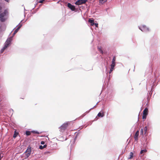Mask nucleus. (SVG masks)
<instances>
[{
    "instance_id": "f257e3e1",
    "label": "nucleus",
    "mask_w": 160,
    "mask_h": 160,
    "mask_svg": "<svg viewBox=\"0 0 160 160\" xmlns=\"http://www.w3.org/2000/svg\"><path fill=\"white\" fill-rule=\"evenodd\" d=\"M18 28L15 30L14 31V32L13 34V35L12 37H11L8 38L6 41L4 45L3 48L2 49L1 51V53H2L3 52L4 50L8 47L9 45L11 44V42L12 40V37L18 31L20 28L22 26V24L20 23H19L18 25Z\"/></svg>"
},
{
    "instance_id": "f03ea898",
    "label": "nucleus",
    "mask_w": 160,
    "mask_h": 160,
    "mask_svg": "<svg viewBox=\"0 0 160 160\" xmlns=\"http://www.w3.org/2000/svg\"><path fill=\"white\" fill-rule=\"evenodd\" d=\"M32 152V149L31 147H28L26 151L23 154V157L25 159L28 158Z\"/></svg>"
},
{
    "instance_id": "7ed1b4c3",
    "label": "nucleus",
    "mask_w": 160,
    "mask_h": 160,
    "mask_svg": "<svg viewBox=\"0 0 160 160\" xmlns=\"http://www.w3.org/2000/svg\"><path fill=\"white\" fill-rule=\"evenodd\" d=\"M8 14L7 10H5L3 12L0 14V20L2 22H4L7 19V16Z\"/></svg>"
},
{
    "instance_id": "20e7f679",
    "label": "nucleus",
    "mask_w": 160,
    "mask_h": 160,
    "mask_svg": "<svg viewBox=\"0 0 160 160\" xmlns=\"http://www.w3.org/2000/svg\"><path fill=\"white\" fill-rule=\"evenodd\" d=\"M138 28L140 30L143 32H148L150 31L149 28L144 25H142L138 26Z\"/></svg>"
},
{
    "instance_id": "39448f33",
    "label": "nucleus",
    "mask_w": 160,
    "mask_h": 160,
    "mask_svg": "<svg viewBox=\"0 0 160 160\" xmlns=\"http://www.w3.org/2000/svg\"><path fill=\"white\" fill-rule=\"evenodd\" d=\"M69 122H66L63 123L59 128V131L60 132H63L68 127Z\"/></svg>"
},
{
    "instance_id": "423d86ee",
    "label": "nucleus",
    "mask_w": 160,
    "mask_h": 160,
    "mask_svg": "<svg viewBox=\"0 0 160 160\" xmlns=\"http://www.w3.org/2000/svg\"><path fill=\"white\" fill-rule=\"evenodd\" d=\"M87 1V0H78L75 2V4L79 5L85 3Z\"/></svg>"
},
{
    "instance_id": "0eeeda50",
    "label": "nucleus",
    "mask_w": 160,
    "mask_h": 160,
    "mask_svg": "<svg viewBox=\"0 0 160 160\" xmlns=\"http://www.w3.org/2000/svg\"><path fill=\"white\" fill-rule=\"evenodd\" d=\"M67 6L72 11H75L76 9L74 5H72L71 3H68L67 4Z\"/></svg>"
},
{
    "instance_id": "6e6552de",
    "label": "nucleus",
    "mask_w": 160,
    "mask_h": 160,
    "mask_svg": "<svg viewBox=\"0 0 160 160\" xmlns=\"http://www.w3.org/2000/svg\"><path fill=\"white\" fill-rule=\"evenodd\" d=\"M115 65V64H111L110 65V68L109 71V73H110L114 69V67Z\"/></svg>"
},
{
    "instance_id": "1a4fd4ad",
    "label": "nucleus",
    "mask_w": 160,
    "mask_h": 160,
    "mask_svg": "<svg viewBox=\"0 0 160 160\" xmlns=\"http://www.w3.org/2000/svg\"><path fill=\"white\" fill-rule=\"evenodd\" d=\"M139 132L138 131H137L134 135V139L135 141H137L138 139V137L139 135Z\"/></svg>"
},
{
    "instance_id": "9d476101",
    "label": "nucleus",
    "mask_w": 160,
    "mask_h": 160,
    "mask_svg": "<svg viewBox=\"0 0 160 160\" xmlns=\"http://www.w3.org/2000/svg\"><path fill=\"white\" fill-rule=\"evenodd\" d=\"M148 112V109L147 108H145L143 111V114L147 115Z\"/></svg>"
},
{
    "instance_id": "9b49d317",
    "label": "nucleus",
    "mask_w": 160,
    "mask_h": 160,
    "mask_svg": "<svg viewBox=\"0 0 160 160\" xmlns=\"http://www.w3.org/2000/svg\"><path fill=\"white\" fill-rule=\"evenodd\" d=\"M98 116L101 118L103 117L104 116L103 112H99L98 114Z\"/></svg>"
},
{
    "instance_id": "f8f14e48",
    "label": "nucleus",
    "mask_w": 160,
    "mask_h": 160,
    "mask_svg": "<svg viewBox=\"0 0 160 160\" xmlns=\"http://www.w3.org/2000/svg\"><path fill=\"white\" fill-rule=\"evenodd\" d=\"M147 151V150L146 149H145L144 150H142L141 151L140 153L141 154H142V156H143L144 155V153L146 152Z\"/></svg>"
},
{
    "instance_id": "ddd939ff",
    "label": "nucleus",
    "mask_w": 160,
    "mask_h": 160,
    "mask_svg": "<svg viewBox=\"0 0 160 160\" xmlns=\"http://www.w3.org/2000/svg\"><path fill=\"white\" fill-rule=\"evenodd\" d=\"M88 22L91 23V25L92 26H93L94 24V20L93 19H90L89 20Z\"/></svg>"
},
{
    "instance_id": "4468645a",
    "label": "nucleus",
    "mask_w": 160,
    "mask_h": 160,
    "mask_svg": "<svg viewBox=\"0 0 160 160\" xmlns=\"http://www.w3.org/2000/svg\"><path fill=\"white\" fill-rule=\"evenodd\" d=\"M47 147L46 145H44L43 146H42V145H40L39 146V149H42L44 148H46Z\"/></svg>"
},
{
    "instance_id": "2eb2a0df",
    "label": "nucleus",
    "mask_w": 160,
    "mask_h": 160,
    "mask_svg": "<svg viewBox=\"0 0 160 160\" xmlns=\"http://www.w3.org/2000/svg\"><path fill=\"white\" fill-rule=\"evenodd\" d=\"M18 132H17L16 131L14 132V133L13 136V137L14 138H16L17 136H18Z\"/></svg>"
},
{
    "instance_id": "dca6fc26",
    "label": "nucleus",
    "mask_w": 160,
    "mask_h": 160,
    "mask_svg": "<svg viewBox=\"0 0 160 160\" xmlns=\"http://www.w3.org/2000/svg\"><path fill=\"white\" fill-rule=\"evenodd\" d=\"M115 60H116L115 57H113L112 59V64H115Z\"/></svg>"
},
{
    "instance_id": "f3484780",
    "label": "nucleus",
    "mask_w": 160,
    "mask_h": 160,
    "mask_svg": "<svg viewBox=\"0 0 160 160\" xmlns=\"http://www.w3.org/2000/svg\"><path fill=\"white\" fill-rule=\"evenodd\" d=\"M148 130V128L147 126H145L144 128V134H146Z\"/></svg>"
},
{
    "instance_id": "a211bd4d",
    "label": "nucleus",
    "mask_w": 160,
    "mask_h": 160,
    "mask_svg": "<svg viewBox=\"0 0 160 160\" xmlns=\"http://www.w3.org/2000/svg\"><path fill=\"white\" fill-rule=\"evenodd\" d=\"M133 157V153L131 152L130 153L129 155V157L128 158L129 159H131Z\"/></svg>"
},
{
    "instance_id": "6ab92c4d",
    "label": "nucleus",
    "mask_w": 160,
    "mask_h": 160,
    "mask_svg": "<svg viewBox=\"0 0 160 160\" xmlns=\"http://www.w3.org/2000/svg\"><path fill=\"white\" fill-rule=\"evenodd\" d=\"M107 1V0H99V2L102 4L106 2Z\"/></svg>"
},
{
    "instance_id": "aec40b11",
    "label": "nucleus",
    "mask_w": 160,
    "mask_h": 160,
    "mask_svg": "<svg viewBox=\"0 0 160 160\" xmlns=\"http://www.w3.org/2000/svg\"><path fill=\"white\" fill-rule=\"evenodd\" d=\"M26 134L27 136L31 134V132L29 131H26Z\"/></svg>"
},
{
    "instance_id": "412c9836",
    "label": "nucleus",
    "mask_w": 160,
    "mask_h": 160,
    "mask_svg": "<svg viewBox=\"0 0 160 160\" xmlns=\"http://www.w3.org/2000/svg\"><path fill=\"white\" fill-rule=\"evenodd\" d=\"M32 132L33 133H36V134H39V132L37 131H32Z\"/></svg>"
},
{
    "instance_id": "4be33fe9",
    "label": "nucleus",
    "mask_w": 160,
    "mask_h": 160,
    "mask_svg": "<svg viewBox=\"0 0 160 160\" xmlns=\"http://www.w3.org/2000/svg\"><path fill=\"white\" fill-rule=\"evenodd\" d=\"M147 116V115L143 114V116H142V118L143 119H145L146 118Z\"/></svg>"
},
{
    "instance_id": "5701e85b",
    "label": "nucleus",
    "mask_w": 160,
    "mask_h": 160,
    "mask_svg": "<svg viewBox=\"0 0 160 160\" xmlns=\"http://www.w3.org/2000/svg\"><path fill=\"white\" fill-rule=\"evenodd\" d=\"M98 49H99V51L101 53H103V51L100 48H98Z\"/></svg>"
},
{
    "instance_id": "b1692460",
    "label": "nucleus",
    "mask_w": 160,
    "mask_h": 160,
    "mask_svg": "<svg viewBox=\"0 0 160 160\" xmlns=\"http://www.w3.org/2000/svg\"><path fill=\"white\" fill-rule=\"evenodd\" d=\"M143 133V131L142 129H141V134L142 135Z\"/></svg>"
},
{
    "instance_id": "393cba45",
    "label": "nucleus",
    "mask_w": 160,
    "mask_h": 160,
    "mask_svg": "<svg viewBox=\"0 0 160 160\" xmlns=\"http://www.w3.org/2000/svg\"><path fill=\"white\" fill-rule=\"evenodd\" d=\"M45 1V0H40L39 1V2L40 3H42L43 1Z\"/></svg>"
},
{
    "instance_id": "a878e982",
    "label": "nucleus",
    "mask_w": 160,
    "mask_h": 160,
    "mask_svg": "<svg viewBox=\"0 0 160 160\" xmlns=\"http://www.w3.org/2000/svg\"><path fill=\"white\" fill-rule=\"evenodd\" d=\"M94 25H95V26H96V27H98V23H94Z\"/></svg>"
},
{
    "instance_id": "bb28decb",
    "label": "nucleus",
    "mask_w": 160,
    "mask_h": 160,
    "mask_svg": "<svg viewBox=\"0 0 160 160\" xmlns=\"http://www.w3.org/2000/svg\"><path fill=\"white\" fill-rule=\"evenodd\" d=\"M41 143L42 144H44L45 143V142L43 141H42L41 142Z\"/></svg>"
},
{
    "instance_id": "cd10ccee",
    "label": "nucleus",
    "mask_w": 160,
    "mask_h": 160,
    "mask_svg": "<svg viewBox=\"0 0 160 160\" xmlns=\"http://www.w3.org/2000/svg\"><path fill=\"white\" fill-rule=\"evenodd\" d=\"M3 157V156H1V154L0 153V160L1 159V158Z\"/></svg>"
},
{
    "instance_id": "c85d7f7f",
    "label": "nucleus",
    "mask_w": 160,
    "mask_h": 160,
    "mask_svg": "<svg viewBox=\"0 0 160 160\" xmlns=\"http://www.w3.org/2000/svg\"><path fill=\"white\" fill-rule=\"evenodd\" d=\"M6 2H9V0H5Z\"/></svg>"
}]
</instances>
